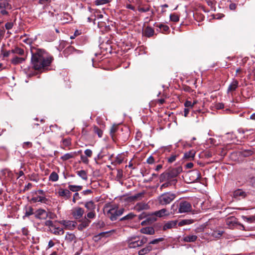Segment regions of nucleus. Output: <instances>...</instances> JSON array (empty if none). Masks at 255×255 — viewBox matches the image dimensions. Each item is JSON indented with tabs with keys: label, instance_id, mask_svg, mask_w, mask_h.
I'll return each mask as SVG.
<instances>
[{
	"label": "nucleus",
	"instance_id": "f257e3e1",
	"mask_svg": "<svg viewBox=\"0 0 255 255\" xmlns=\"http://www.w3.org/2000/svg\"><path fill=\"white\" fill-rule=\"evenodd\" d=\"M52 60V58L42 50H38L32 54L31 64L35 70H39L49 66Z\"/></svg>",
	"mask_w": 255,
	"mask_h": 255
},
{
	"label": "nucleus",
	"instance_id": "f03ea898",
	"mask_svg": "<svg viewBox=\"0 0 255 255\" xmlns=\"http://www.w3.org/2000/svg\"><path fill=\"white\" fill-rule=\"evenodd\" d=\"M104 210L107 212V216L112 221H115L119 216L122 215L125 209L123 208H119L117 204H107L106 205Z\"/></svg>",
	"mask_w": 255,
	"mask_h": 255
},
{
	"label": "nucleus",
	"instance_id": "7ed1b4c3",
	"mask_svg": "<svg viewBox=\"0 0 255 255\" xmlns=\"http://www.w3.org/2000/svg\"><path fill=\"white\" fill-rule=\"evenodd\" d=\"M182 171V168L180 166L169 169L168 170L160 175L159 177V181L160 182H162L166 180L175 179V178Z\"/></svg>",
	"mask_w": 255,
	"mask_h": 255
},
{
	"label": "nucleus",
	"instance_id": "20e7f679",
	"mask_svg": "<svg viewBox=\"0 0 255 255\" xmlns=\"http://www.w3.org/2000/svg\"><path fill=\"white\" fill-rule=\"evenodd\" d=\"M147 238L144 237L132 236L126 240L128 246L129 248H135L142 246L147 242Z\"/></svg>",
	"mask_w": 255,
	"mask_h": 255
},
{
	"label": "nucleus",
	"instance_id": "39448f33",
	"mask_svg": "<svg viewBox=\"0 0 255 255\" xmlns=\"http://www.w3.org/2000/svg\"><path fill=\"white\" fill-rule=\"evenodd\" d=\"M44 224L49 228L50 232L55 235H63L64 233L63 223L53 222L50 220H47L45 222Z\"/></svg>",
	"mask_w": 255,
	"mask_h": 255
},
{
	"label": "nucleus",
	"instance_id": "423d86ee",
	"mask_svg": "<svg viewBox=\"0 0 255 255\" xmlns=\"http://www.w3.org/2000/svg\"><path fill=\"white\" fill-rule=\"evenodd\" d=\"M176 197V195L171 192L162 194L158 197V203L162 206H166L171 203Z\"/></svg>",
	"mask_w": 255,
	"mask_h": 255
},
{
	"label": "nucleus",
	"instance_id": "0eeeda50",
	"mask_svg": "<svg viewBox=\"0 0 255 255\" xmlns=\"http://www.w3.org/2000/svg\"><path fill=\"white\" fill-rule=\"evenodd\" d=\"M169 215L170 213L169 211L166 209L163 208L153 213L148 218L147 220L151 222H153L157 220V217L162 218L164 216H168Z\"/></svg>",
	"mask_w": 255,
	"mask_h": 255
},
{
	"label": "nucleus",
	"instance_id": "6e6552de",
	"mask_svg": "<svg viewBox=\"0 0 255 255\" xmlns=\"http://www.w3.org/2000/svg\"><path fill=\"white\" fill-rule=\"evenodd\" d=\"M192 208L190 202L186 201H181L178 204V213H188L192 211Z\"/></svg>",
	"mask_w": 255,
	"mask_h": 255
},
{
	"label": "nucleus",
	"instance_id": "1a4fd4ad",
	"mask_svg": "<svg viewBox=\"0 0 255 255\" xmlns=\"http://www.w3.org/2000/svg\"><path fill=\"white\" fill-rule=\"evenodd\" d=\"M188 176L190 178L191 182L197 181L201 177V174L198 170H193L188 173Z\"/></svg>",
	"mask_w": 255,
	"mask_h": 255
},
{
	"label": "nucleus",
	"instance_id": "9d476101",
	"mask_svg": "<svg viewBox=\"0 0 255 255\" xmlns=\"http://www.w3.org/2000/svg\"><path fill=\"white\" fill-rule=\"evenodd\" d=\"M84 213V209L80 207L75 208L72 210V215L73 217L76 219H78L81 218Z\"/></svg>",
	"mask_w": 255,
	"mask_h": 255
},
{
	"label": "nucleus",
	"instance_id": "9b49d317",
	"mask_svg": "<svg viewBox=\"0 0 255 255\" xmlns=\"http://www.w3.org/2000/svg\"><path fill=\"white\" fill-rule=\"evenodd\" d=\"M35 216L39 219H45L47 217V212L43 209H39L35 213Z\"/></svg>",
	"mask_w": 255,
	"mask_h": 255
},
{
	"label": "nucleus",
	"instance_id": "f8f14e48",
	"mask_svg": "<svg viewBox=\"0 0 255 255\" xmlns=\"http://www.w3.org/2000/svg\"><path fill=\"white\" fill-rule=\"evenodd\" d=\"M177 223V221H170L169 222H167L166 223L163 227V230L165 231L167 229H170L173 228H174L176 226Z\"/></svg>",
	"mask_w": 255,
	"mask_h": 255
},
{
	"label": "nucleus",
	"instance_id": "ddd939ff",
	"mask_svg": "<svg viewBox=\"0 0 255 255\" xmlns=\"http://www.w3.org/2000/svg\"><path fill=\"white\" fill-rule=\"evenodd\" d=\"M226 225L229 228H232L236 224V219L234 217H230L226 220Z\"/></svg>",
	"mask_w": 255,
	"mask_h": 255
},
{
	"label": "nucleus",
	"instance_id": "4468645a",
	"mask_svg": "<svg viewBox=\"0 0 255 255\" xmlns=\"http://www.w3.org/2000/svg\"><path fill=\"white\" fill-rule=\"evenodd\" d=\"M149 208V206L144 203H138L136 204L134 207V209L137 211H140L143 210H147Z\"/></svg>",
	"mask_w": 255,
	"mask_h": 255
},
{
	"label": "nucleus",
	"instance_id": "2eb2a0df",
	"mask_svg": "<svg viewBox=\"0 0 255 255\" xmlns=\"http://www.w3.org/2000/svg\"><path fill=\"white\" fill-rule=\"evenodd\" d=\"M140 232L144 234L153 235L155 233V230L153 227H147L140 229Z\"/></svg>",
	"mask_w": 255,
	"mask_h": 255
},
{
	"label": "nucleus",
	"instance_id": "dca6fc26",
	"mask_svg": "<svg viewBox=\"0 0 255 255\" xmlns=\"http://www.w3.org/2000/svg\"><path fill=\"white\" fill-rule=\"evenodd\" d=\"M166 182L162 184L160 187V189L162 190L163 189L168 187L169 186H171L172 185H175L177 182L176 179H173V180H166Z\"/></svg>",
	"mask_w": 255,
	"mask_h": 255
},
{
	"label": "nucleus",
	"instance_id": "f3484780",
	"mask_svg": "<svg viewBox=\"0 0 255 255\" xmlns=\"http://www.w3.org/2000/svg\"><path fill=\"white\" fill-rule=\"evenodd\" d=\"M246 196V193L242 189H238L234 191V197L235 198H239V199L244 198Z\"/></svg>",
	"mask_w": 255,
	"mask_h": 255
},
{
	"label": "nucleus",
	"instance_id": "a211bd4d",
	"mask_svg": "<svg viewBox=\"0 0 255 255\" xmlns=\"http://www.w3.org/2000/svg\"><path fill=\"white\" fill-rule=\"evenodd\" d=\"M239 85V82L236 80H234L233 82L231 83V84L229 85L227 92H230L232 91H234L236 90V89L238 88Z\"/></svg>",
	"mask_w": 255,
	"mask_h": 255
},
{
	"label": "nucleus",
	"instance_id": "6ab92c4d",
	"mask_svg": "<svg viewBox=\"0 0 255 255\" xmlns=\"http://www.w3.org/2000/svg\"><path fill=\"white\" fill-rule=\"evenodd\" d=\"M197 236L196 235H189L184 236L183 238V240L185 242H194L196 241Z\"/></svg>",
	"mask_w": 255,
	"mask_h": 255
},
{
	"label": "nucleus",
	"instance_id": "aec40b11",
	"mask_svg": "<svg viewBox=\"0 0 255 255\" xmlns=\"http://www.w3.org/2000/svg\"><path fill=\"white\" fill-rule=\"evenodd\" d=\"M85 207L89 211H95L96 208V205L92 201L87 202L85 204Z\"/></svg>",
	"mask_w": 255,
	"mask_h": 255
},
{
	"label": "nucleus",
	"instance_id": "412c9836",
	"mask_svg": "<svg viewBox=\"0 0 255 255\" xmlns=\"http://www.w3.org/2000/svg\"><path fill=\"white\" fill-rule=\"evenodd\" d=\"M195 154V151L194 150H190L185 153L184 157L188 160H191L194 158Z\"/></svg>",
	"mask_w": 255,
	"mask_h": 255
},
{
	"label": "nucleus",
	"instance_id": "4be33fe9",
	"mask_svg": "<svg viewBox=\"0 0 255 255\" xmlns=\"http://www.w3.org/2000/svg\"><path fill=\"white\" fill-rule=\"evenodd\" d=\"M76 222L73 221H65V229H72L75 227Z\"/></svg>",
	"mask_w": 255,
	"mask_h": 255
},
{
	"label": "nucleus",
	"instance_id": "5701e85b",
	"mask_svg": "<svg viewBox=\"0 0 255 255\" xmlns=\"http://www.w3.org/2000/svg\"><path fill=\"white\" fill-rule=\"evenodd\" d=\"M154 30L150 27H146L143 32V34L147 37H150L154 34Z\"/></svg>",
	"mask_w": 255,
	"mask_h": 255
},
{
	"label": "nucleus",
	"instance_id": "b1692460",
	"mask_svg": "<svg viewBox=\"0 0 255 255\" xmlns=\"http://www.w3.org/2000/svg\"><path fill=\"white\" fill-rule=\"evenodd\" d=\"M151 250H152V247L150 245H148V246H146L145 248H143L142 249L139 250L138 251V255H144L147 254Z\"/></svg>",
	"mask_w": 255,
	"mask_h": 255
},
{
	"label": "nucleus",
	"instance_id": "393cba45",
	"mask_svg": "<svg viewBox=\"0 0 255 255\" xmlns=\"http://www.w3.org/2000/svg\"><path fill=\"white\" fill-rule=\"evenodd\" d=\"M144 195V192H140L134 195L130 196L129 197V199L133 201L140 200L143 197Z\"/></svg>",
	"mask_w": 255,
	"mask_h": 255
},
{
	"label": "nucleus",
	"instance_id": "a878e982",
	"mask_svg": "<svg viewBox=\"0 0 255 255\" xmlns=\"http://www.w3.org/2000/svg\"><path fill=\"white\" fill-rule=\"evenodd\" d=\"M193 223H194V220L193 219H184L181 220L178 223V226L181 227L186 225H190Z\"/></svg>",
	"mask_w": 255,
	"mask_h": 255
},
{
	"label": "nucleus",
	"instance_id": "bb28decb",
	"mask_svg": "<svg viewBox=\"0 0 255 255\" xmlns=\"http://www.w3.org/2000/svg\"><path fill=\"white\" fill-rule=\"evenodd\" d=\"M102 18L103 17H97V19L95 18L94 20V24H96V21L98 20V26L99 27L107 26L105 22L102 21Z\"/></svg>",
	"mask_w": 255,
	"mask_h": 255
},
{
	"label": "nucleus",
	"instance_id": "cd10ccee",
	"mask_svg": "<svg viewBox=\"0 0 255 255\" xmlns=\"http://www.w3.org/2000/svg\"><path fill=\"white\" fill-rule=\"evenodd\" d=\"M77 174L84 180L88 179L87 172L83 170L77 171Z\"/></svg>",
	"mask_w": 255,
	"mask_h": 255
},
{
	"label": "nucleus",
	"instance_id": "c85d7f7f",
	"mask_svg": "<svg viewBox=\"0 0 255 255\" xmlns=\"http://www.w3.org/2000/svg\"><path fill=\"white\" fill-rule=\"evenodd\" d=\"M25 60L23 58H19L17 56H14L11 60V63L13 64H17L22 63Z\"/></svg>",
	"mask_w": 255,
	"mask_h": 255
},
{
	"label": "nucleus",
	"instance_id": "c756f323",
	"mask_svg": "<svg viewBox=\"0 0 255 255\" xmlns=\"http://www.w3.org/2000/svg\"><path fill=\"white\" fill-rule=\"evenodd\" d=\"M11 52L13 54H16L19 55H22L24 54V51L23 49L18 47H15L14 49L11 50Z\"/></svg>",
	"mask_w": 255,
	"mask_h": 255
},
{
	"label": "nucleus",
	"instance_id": "7c9ffc66",
	"mask_svg": "<svg viewBox=\"0 0 255 255\" xmlns=\"http://www.w3.org/2000/svg\"><path fill=\"white\" fill-rule=\"evenodd\" d=\"M55 193L59 196H64V189L61 187L57 186L55 188Z\"/></svg>",
	"mask_w": 255,
	"mask_h": 255
},
{
	"label": "nucleus",
	"instance_id": "2f4dec72",
	"mask_svg": "<svg viewBox=\"0 0 255 255\" xmlns=\"http://www.w3.org/2000/svg\"><path fill=\"white\" fill-rule=\"evenodd\" d=\"M223 232L222 231L216 230L214 231L212 234L211 236L215 238H219L222 235Z\"/></svg>",
	"mask_w": 255,
	"mask_h": 255
},
{
	"label": "nucleus",
	"instance_id": "473e14b6",
	"mask_svg": "<svg viewBox=\"0 0 255 255\" xmlns=\"http://www.w3.org/2000/svg\"><path fill=\"white\" fill-rule=\"evenodd\" d=\"M78 155L76 152H72L68 153L65 154V160L69 159L70 158H74Z\"/></svg>",
	"mask_w": 255,
	"mask_h": 255
},
{
	"label": "nucleus",
	"instance_id": "72a5a7b5",
	"mask_svg": "<svg viewBox=\"0 0 255 255\" xmlns=\"http://www.w3.org/2000/svg\"><path fill=\"white\" fill-rule=\"evenodd\" d=\"M135 215L133 214V213H130L127 215L124 216V217L122 218L121 219V221H124V220H130L132 219L134 217H135Z\"/></svg>",
	"mask_w": 255,
	"mask_h": 255
},
{
	"label": "nucleus",
	"instance_id": "f704fd0d",
	"mask_svg": "<svg viewBox=\"0 0 255 255\" xmlns=\"http://www.w3.org/2000/svg\"><path fill=\"white\" fill-rule=\"evenodd\" d=\"M82 186H75V185H69V189L73 192H77L82 189Z\"/></svg>",
	"mask_w": 255,
	"mask_h": 255
},
{
	"label": "nucleus",
	"instance_id": "c9c22d12",
	"mask_svg": "<svg viewBox=\"0 0 255 255\" xmlns=\"http://www.w3.org/2000/svg\"><path fill=\"white\" fill-rule=\"evenodd\" d=\"M49 178L50 181H56L58 179V175L56 172H53L49 176Z\"/></svg>",
	"mask_w": 255,
	"mask_h": 255
},
{
	"label": "nucleus",
	"instance_id": "e433bc0d",
	"mask_svg": "<svg viewBox=\"0 0 255 255\" xmlns=\"http://www.w3.org/2000/svg\"><path fill=\"white\" fill-rule=\"evenodd\" d=\"M94 131L97 133L99 137H101L103 135V131L97 126H94L93 128Z\"/></svg>",
	"mask_w": 255,
	"mask_h": 255
},
{
	"label": "nucleus",
	"instance_id": "4c0bfd02",
	"mask_svg": "<svg viewBox=\"0 0 255 255\" xmlns=\"http://www.w3.org/2000/svg\"><path fill=\"white\" fill-rule=\"evenodd\" d=\"M111 0H96L95 3L96 5H102L110 2Z\"/></svg>",
	"mask_w": 255,
	"mask_h": 255
},
{
	"label": "nucleus",
	"instance_id": "58836bf2",
	"mask_svg": "<svg viewBox=\"0 0 255 255\" xmlns=\"http://www.w3.org/2000/svg\"><path fill=\"white\" fill-rule=\"evenodd\" d=\"M75 238V235L71 233H67L66 236H65V239L67 240H68L69 241H73Z\"/></svg>",
	"mask_w": 255,
	"mask_h": 255
},
{
	"label": "nucleus",
	"instance_id": "ea45409f",
	"mask_svg": "<svg viewBox=\"0 0 255 255\" xmlns=\"http://www.w3.org/2000/svg\"><path fill=\"white\" fill-rule=\"evenodd\" d=\"M176 203H174L171 206V213L174 214L175 213H177V209L178 210V204L175 205Z\"/></svg>",
	"mask_w": 255,
	"mask_h": 255
},
{
	"label": "nucleus",
	"instance_id": "a19ab883",
	"mask_svg": "<svg viewBox=\"0 0 255 255\" xmlns=\"http://www.w3.org/2000/svg\"><path fill=\"white\" fill-rule=\"evenodd\" d=\"M117 129H118V126L113 125L110 129V134L113 139H114V134L117 130Z\"/></svg>",
	"mask_w": 255,
	"mask_h": 255
},
{
	"label": "nucleus",
	"instance_id": "79ce46f5",
	"mask_svg": "<svg viewBox=\"0 0 255 255\" xmlns=\"http://www.w3.org/2000/svg\"><path fill=\"white\" fill-rule=\"evenodd\" d=\"M90 223V221L87 219H85V221L80 225L79 228H80V229H82L83 228H86L89 226Z\"/></svg>",
	"mask_w": 255,
	"mask_h": 255
},
{
	"label": "nucleus",
	"instance_id": "37998d69",
	"mask_svg": "<svg viewBox=\"0 0 255 255\" xmlns=\"http://www.w3.org/2000/svg\"><path fill=\"white\" fill-rule=\"evenodd\" d=\"M157 26L162 31V32H166L169 29V27L168 26L162 24H160Z\"/></svg>",
	"mask_w": 255,
	"mask_h": 255
},
{
	"label": "nucleus",
	"instance_id": "c03bdc74",
	"mask_svg": "<svg viewBox=\"0 0 255 255\" xmlns=\"http://www.w3.org/2000/svg\"><path fill=\"white\" fill-rule=\"evenodd\" d=\"M95 216L96 214L95 211H91L87 215V217L89 219H93Z\"/></svg>",
	"mask_w": 255,
	"mask_h": 255
},
{
	"label": "nucleus",
	"instance_id": "a18cd8bd",
	"mask_svg": "<svg viewBox=\"0 0 255 255\" xmlns=\"http://www.w3.org/2000/svg\"><path fill=\"white\" fill-rule=\"evenodd\" d=\"M163 238H160L156 239H154L149 243V244H157L160 242L163 241Z\"/></svg>",
	"mask_w": 255,
	"mask_h": 255
},
{
	"label": "nucleus",
	"instance_id": "49530a36",
	"mask_svg": "<svg viewBox=\"0 0 255 255\" xmlns=\"http://www.w3.org/2000/svg\"><path fill=\"white\" fill-rule=\"evenodd\" d=\"M184 106L186 108L191 109L193 106L192 104V103L191 101H186L184 103Z\"/></svg>",
	"mask_w": 255,
	"mask_h": 255
},
{
	"label": "nucleus",
	"instance_id": "de8ad7c7",
	"mask_svg": "<svg viewBox=\"0 0 255 255\" xmlns=\"http://www.w3.org/2000/svg\"><path fill=\"white\" fill-rule=\"evenodd\" d=\"M123 170L122 169H118L117 171V178L120 179L123 177Z\"/></svg>",
	"mask_w": 255,
	"mask_h": 255
},
{
	"label": "nucleus",
	"instance_id": "09e8293b",
	"mask_svg": "<svg viewBox=\"0 0 255 255\" xmlns=\"http://www.w3.org/2000/svg\"><path fill=\"white\" fill-rule=\"evenodd\" d=\"M123 161V158L121 156H118L115 159V162L118 164L122 163Z\"/></svg>",
	"mask_w": 255,
	"mask_h": 255
},
{
	"label": "nucleus",
	"instance_id": "8fccbe9b",
	"mask_svg": "<svg viewBox=\"0 0 255 255\" xmlns=\"http://www.w3.org/2000/svg\"><path fill=\"white\" fill-rule=\"evenodd\" d=\"M85 154L87 157H90L92 155V151L91 149H87L84 151Z\"/></svg>",
	"mask_w": 255,
	"mask_h": 255
},
{
	"label": "nucleus",
	"instance_id": "3c124183",
	"mask_svg": "<svg viewBox=\"0 0 255 255\" xmlns=\"http://www.w3.org/2000/svg\"><path fill=\"white\" fill-rule=\"evenodd\" d=\"M176 158V155H172L169 158H168V161L169 163H172L174 162Z\"/></svg>",
	"mask_w": 255,
	"mask_h": 255
},
{
	"label": "nucleus",
	"instance_id": "603ef678",
	"mask_svg": "<svg viewBox=\"0 0 255 255\" xmlns=\"http://www.w3.org/2000/svg\"><path fill=\"white\" fill-rule=\"evenodd\" d=\"M80 198L79 195L78 193H75L73 196V202H76V200H78Z\"/></svg>",
	"mask_w": 255,
	"mask_h": 255
},
{
	"label": "nucleus",
	"instance_id": "864d4df0",
	"mask_svg": "<svg viewBox=\"0 0 255 255\" xmlns=\"http://www.w3.org/2000/svg\"><path fill=\"white\" fill-rule=\"evenodd\" d=\"M6 29H10L13 26V23L12 22H7L5 25Z\"/></svg>",
	"mask_w": 255,
	"mask_h": 255
},
{
	"label": "nucleus",
	"instance_id": "5fc2aeb1",
	"mask_svg": "<svg viewBox=\"0 0 255 255\" xmlns=\"http://www.w3.org/2000/svg\"><path fill=\"white\" fill-rule=\"evenodd\" d=\"M46 199L43 196H38L37 197L36 201L41 202H44Z\"/></svg>",
	"mask_w": 255,
	"mask_h": 255
},
{
	"label": "nucleus",
	"instance_id": "6e6d98bb",
	"mask_svg": "<svg viewBox=\"0 0 255 255\" xmlns=\"http://www.w3.org/2000/svg\"><path fill=\"white\" fill-rule=\"evenodd\" d=\"M224 107V105L223 103H217L216 105V108L219 110V109H223Z\"/></svg>",
	"mask_w": 255,
	"mask_h": 255
},
{
	"label": "nucleus",
	"instance_id": "4d7b16f0",
	"mask_svg": "<svg viewBox=\"0 0 255 255\" xmlns=\"http://www.w3.org/2000/svg\"><path fill=\"white\" fill-rule=\"evenodd\" d=\"M81 160L85 163H87L89 161V160L87 158V157L86 156H84V155H82L81 156Z\"/></svg>",
	"mask_w": 255,
	"mask_h": 255
},
{
	"label": "nucleus",
	"instance_id": "13d9d810",
	"mask_svg": "<svg viewBox=\"0 0 255 255\" xmlns=\"http://www.w3.org/2000/svg\"><path fill=\"white\" fill-rule=\"evenodd\" d=\"M33 214L32 209L30 208L28 210H27L25 212V216H29Z\"/></svg>",
	"mask_w": 255,
	"mask_h": 255
},
{
	"label": "nucleus",
	"instance_id": "bf43d9fd",
	"mask_svg": "<svg viewBox=\"0 0 255 255\" xmlns=\"http://www.w3.org/2000/svg\"><path fill=\"white\" fill-rule=\"evenodd\" d=\"M80 34V32L78 30H76L75 31L74 35L70 36V38L74 39L75 38V37H76L77 36H78Z\"/></svg>",
	"mask_w": 255,
	"mask_h": 255
},
{
	"label": "nucleus",
	"instance_id": "052dcab7",
	"mask_svg": "<svg viewBox=\"0 0 255 255\" xmlns=\"http://www.w3.org/2000/svg\"><path fill=\"white\" fill-rule=\"evenodd\" d=\"M170 20L173 22H177L179 21V17H169Z\"/></svg>",
	"mask_w": 255,
	"mask_h": 255
},
{
	"label": "nucleus",
	"instance_id": "680f3d73",
	"mask_svg": "<svg viewBox=\"0 0 255 255\" xmlns=\"http://www.w3.org/2000/svg\"><path fill=\"white\" fill-rule=\"evenodd\" d=\"M189 110H190V109L187 108H186L184 109V116L185 117H187V116H188V115L189 114Z\"/></svg>",
	"mask_w": 255,
	"mask_h": 255
},
{
	"label": "nucleus",
	"instance_id": "e2e57ef3",
	"mask_svg": "<svg viewBox=\"0 0 255 255\" xmlns=\"http://www.w3.org/2000/svg\"><path fill=\"white\" fill-rule=\"evenodd\" d=\"M11 53H12L11 50L5 51L3 53V56L4 57H8L10 55Z\"/></svg>",
	"mask_w": 255,
	"mask_h": 255
},
{
	"label": "nucleus",
	"instance_id": "0e129e2a",
	"mask_svg": "<svg viewBox=\"0 0 255 255\" xmlns=\"http://www.w3.org/2000/svg\"><path fill=\"white\" fill-rule=\"evenodd\" d=\"M70 192L68 190L65 189V197L69 198L70 196Z\"/></svg>",
	"mask_w": 255,
	"mask_h": 255
},
{
	"label": "nucleus",
	"instance_id": "69168bd1",
	"mask_svg": "<svg viewBox=\"0 0 255 255\" xmlns=\"http://www.w3.org/2000/svg\"><path fill=\"white\" fill-rule=\"evenodd\" d=\"M229 7L231 10H235L236 8V4L235 3H231L229 5Z\"/></svg>",
	"mask_w": 255,
	"mask_h": 255
},
{
	"label": "nucleus",
	"instance_id": "338daca9",
	"mask_svg": "<svg viewBox=\"0 0 255 255\" xmlns=\"http://www.w3.org/2000/svg\"><path fill=\"white\" fill-rule=\"evenodd\" d=\"M92 192V191L91 190L87 189L83 191L82 193H83L84 195H88L91 194Z\"/></svg>",
	"mask_w": 255,
	"mask_h": 255
},
{
	"label": "nucleus",
	"instance_id": "774afa93",
	"mask_svg": "<svg viewBox=\"0 0 255 255\" xmlns=\"http://www.w3.org/2000/svg\"><path fill=\"white\" fill-rule=\"evenodd\" d=\"M154 162V159L152 157H149L147 160V162L151 164Z\"/></svg>",
	"mask_w": 255,
	"mask_h": 255
}]
</instances>
